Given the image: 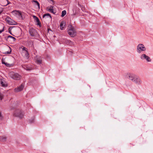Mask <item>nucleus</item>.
<instances>
[{"instance_id": "f257e3e1", "label": "nucleus", "mask_w": 153, "mask_h": 153, "mask_svg": "<svg viewBox=\"0 0 153 153\" xmlns=\"http://www.w3.org/2000/svg\"><path fill=\"white\" fill-rule=\"evenodd\" d=\"M127 77L129 80L138 85H140L142 83L140 77L134 74H128Z\"/></svg>"}, {"instance_id": "f03ea898", "label": "nucleus", "mask_w": 153, "mask_h": 153, "mask_svg": "<svg viewBox=\"0 0 153 153\" xmlns=\"http://www.w3.org/2000/svg\"><path fill=\"white\" fill-rule=\"evenodd\" d=\"M68 34L71 37H74L76 35V31L74 27L72 25L68 26Z\"/></svg>"}, {"instance_id": "7ed1b4c3", "label": "nucleus", "mask_w": 153, "mask_h": 153, "mask_svg": "<svg viewBox=\"0 0 153 153\" xmlns=\"http://www.w3.org/2000/svg\"><path fill=\"white\" fill-rule=\"evenodd\" d=\"M9 75L13 79L16 80H19L21 79V76L18 73L14 72H10L9 74Z\"/></svg>"}, {"instance_id": "20e7f679", "label": "nucleus", "mask_w": 153, "mask_h": 153, "mask_svg": "<svg viewBox=\"0 0 153 153\" xmlns=\"http://www.w3.org/2000/svg\"><path fill=\"white\" fill-rule=\"evenodd\" d=\"M29 33L30 36L32 37H38L39 35L36 30L33 27H30L29 30Z\"/></svg>"}, {"instance_id": "39448f33", "label": "nucleus", "mask_w": 153, "mask_h": 153, "mask_svg": "<svg viewBox=\"0 0 153 153\" xmlns=\"http://www.w3.org/2000/svg\"><path fill=\"white\" fill-rule=\"evenodd\" d=\"M13 115L14 116L18 117L20 119L22 118L24 115L22 111L19 109H17L15 110Z\"/></svg>"}, {"instance_id": "423d86ee", "label": "nucleus", "mask_w": 153, "mask_h": 153, "mask_svg": "<svg viewBox=\"0 0 153 153\" xmlns=\"http://www.w3.org/2000/svg\"><path fill=\"white\" fill-rule=\"evenodd\" d=\"M146 49V48L143 44H140L137 46V52L139 53H140L141 52L145 51Z\"/></svg>"}, {"instance_id": "0eeeda50", "label": "nucleus", "mask_w": 153, "mask_h": 153, "mask_svg": "<svg viewBox=\"0 0 153 153\" xmlns=\"http://www.w3.org/2000/svg\"><path fill=\"white\" fill-rule=\"evenodd\" d=\"M5 20L6 21L7 23L9 25H16V22H15L14 21L11 19V18L9 16H7L6 17V18H5Z\"/></svg>"}, {"instance_id": "6e6552de", "label": "nucleus", "mask_w": 153, "mask_h": 153, "mask_svg": "<svg viewBox=\"0 0 153 153\" xmlns=\"http://www.w3.org/2000/svg\"><path fill=\"white\" fill-rule=\"evenodd\" d=\"M140 58L142 60L145 59L148 62H150L151 61L150 57L145 54H143L141 55L140 56Z\"/></svg>"}, {"instance_id": "1a4fd4ad", "label": "nucleus", "mask_w": 153, "mask_h": 153, "mask_svg": "<svg viewBox=\"0 0 153 153\" xmlns=\"http://www.w3.org/2000/svg\"><path fill=\"white\" fill-rule=\"evenodd\" d=\"M24 86V83H22L21 85L15 88L14 91L16 92L20 91L23 89Z\"/></svg>"}, {"instance_id": "9d476101", "label": "nucleus", "mask_w": 153, "mask_h": 153, "mask_svg": "<svg viewBox=\"0 0 153 153\" xmlns=\"http://www.w3.org/2000/svg\"><path fill=\"white\" fill-rule=\"evenodd\" d=\"M62 42L64 44L70 46H72L73 45L74 43L70 40L66 39H63L62 40Z\"/></svg>"}, {"instance_id": "9b49d317", "label": "nucleus", "mask_w": 153, "mask_h": 153, "mask_svg": "<svg viewBox=\"0 0 153 153\" xmlns=\"http://www.w3.org/2000/svg\"><path fill=\"white\" fill-rule=\"evenodd\" d=\"M35 60L36 63L39 65L41 64L42 59L41 57L39 56H36L35 57Z\"/></svg>"}, {"instance_id": "f8f14e48", "label": "nucleus", "mask_w": 153, "mask_h": 153, "mask_svg": "<svg viewBox=\"0 0 153 153\" xmlns=\"http://www.w3.org/2000/svg\"><path fill=\"white\" fill-rule=\"evenodd\" d=\"M22 67L24 68L27 71H30L32 69V68L30 65H25Z\"/></svg>"}, {"instance_id": "ddd939ff", "label": "nucleus", "mask_w": 153, "mask_h": 153, "mask_svg": "<svg viewBox=\"0 0 153 153\" xmlns=\"http://www.w3.org/2000/svg\"><path fill=\"white\" fill-rule=\"evenodd\" d=\"M0 84L3 87H6L7 86V85L5 84V82L2 79L0 80Z\"/></svg>"}, {"instance_id": "4468645a", "label": "nucleus", "mask_w": 153, "mask_h": 153, "mask_svg": "<svg viewBox=\"0 0 153 153\" xmlns=\"http://www.w3.org/2000/svg\"><path fill=\"white\" fill-rule=\"evenodd\" d=\"M22 53L24 55V56L27 58L28 59L29 57V53L27 50L24 52H22Z\"/></svg>"}, {"instance_id": "2eb2a0df", "label": "nucleus", "mask_w": 153, "mask_h": 153, "mask_svg": "<svg viewBox=\"0 0 153 153\" xmlns=\"http://www.w3.org/2000/svg\"><path fill=\"white\" fill-rule=\"evenodd\" d=\"M33 18L36 21V22L37 23V25L40 26V22L39 20V18L35 16H33Z\"/></svg>"}, {"instance_id": "dca6fc26", "label": "nucleus", "mask_w": 153, "mask_h": 153, "mask_svg": "<svg viewBox=\"0 0 153 153\" xmlns=\"http://www.w3.org/2000/svg\"><path fill=\"white\" fill-rule=\"evenodd\" d=\"M27 42L28 43L30 47H33V42L31 40H28Z\"/></svg>"}, {"instance_id": "f3484780", "label": "nucleus", "mask_w": 153, "mask_h": 153, "mask_svg": "<svg viewBox=\"0 0 153 153\" xmlns=\"http://www.w3.org/2000/svg\"><path fill=\"white\" fill-rule=\"evenodd\" d=\"M0 141L2 142H4L6 140V138L5 136H1L0 137Z\"/></svg>"}, {"instance_id": "a211bd4d", "label": "nucleus", "mask_w": 153, "mask_h": 153, "mask_svg": "<svg viewBox=\"0 0 153 153\" xmlns=\"http://www.w3.org/2000/svg\"><path fill=\"white\" fill-rule=\"evenodd\" d=\"M32 2H35V4L36 5H37L38 7V8L39 9L40 8V4L38 2V1L36 0H33L32 1Z\"/></svg>"}, {"instance_id": "6ab92c4d", "label": "nucleus", "mask_w": 153, "mask_h": 153, "mask_svg": "<svg viewBox=\"0 0 153 153\" xmlns=\"http://www.w3.org/2000/svg\"><path fill=\"white\" fill-rule=\"evenodd\" d=\"M60 29L61 30H63L65 26V25H64V23L61 22L60 24Z\"/></svg>"}, {"instance_id": "aec40b11", "label": "nucleus", "mask_w": 153, "mask_h": 153, "mask_svg": "<svg viewBox=\"0 0 153 153\" xmlns=\"http://www.w3.org/2000/svg\"><path fill=\"white\" fill-rule=\"evenodd\" d=\"M66 14V11L65 10L62 11V12L61 16L62 17H64Z\"/></svg>"}, {"instance_id": "412c9836", "label": "nucleus", "mask_w": 153, "mask_h": 153, "mask_svg": "<svg viewBox=\"0 0 153 153\" xmlns=\"http://www.w3.org/2000/svg\"><path fill=\"white\" fill-rule=\"evenodd\" d=\"M46 16H49V17H50L51 18V16L50 14L49 13L45 14H44L43 15V18L45 17Z\"/></svg>"}, {"instance_id": "4be33fe9", "label": "nucleus", "mask_w": 153, "mask_h": 153, "mask_svg": "<svg viewBox=\"0 0 153 153\" xmlns=\"http://www.w3.org/2000/svg\"><path fill=\"white\" fill-rule=\"evenodd\" d=\"M9 48L10 49V51H6L4 53L5 54H10L11 52V48L10 47H9Z\"/></svg>"}, {"instance_id": "5701e85b", "label": "nucleus", "mask_w": 153, "mask_h": 153, "mask_svg": "<svg viewBox=\"0 0 153 153\" xmlns=\"http://www.w3.org/2000/svg\"><path fill=\"white\" fill-rule=\"evenodd\" d=\"M5 65L7 67H11L13 65L12 64H9L7 62L5 64Z\"/></svg>"}, {"instance_id": "b1692460", "label": "nucleus", "mask_w": 153, "mask_h": 153, "mask_svg": "<svg viewBox=\"0 0 153 153\" xmlns=\"http://www.w3.org/2000/svg\"><path fill=\"white\" fill-rule=\"evenodd\" d=\"M4 96V94L0 92V100H2Z\"/></svg>"}, {"instance_id": "393cba45", "label": "nucleus", "mask_w": 153, "mask_h": 153, "mask_svg": "<svg viewBox=\"0 0 153 153\" xmlns=\"http://www.w3.org/2000/svg\"><path fill=\"white\" fill-rule=\"evenodd\" d=\"M7 38H11V39H13L14 41H15L16 40V39L15 37H14L12 36H7Z\"/></svg>"}, {"instance_id": "a878e982", "label": "nucleus", "mask_w": 153, "mask_h": 153, "mask_svg": "<svg viewBox=\"0 0 153 153\" xmlns=\"http://www.w3.org/2000/svg\"><path fill=\"white\" fill-rule=\"evenodd\" d=\"M53 6H51L49 7H48L47 8V9L49 11L50 10H51V9H53Z\"/></svg>"}, {"instance_id": "bb28decb", "label": "nucleus", "mask_w": 153, "mask_h": 153, "mask_svg": "<svg viewBox=\"0 0 153 153\" xmlns=\"http://www.w3.org/2000/svg\"><path fill=\"white\" fill-rule=\"evenodd\" d=\"M81 8L83 11L84 12H85V8L83 6H81Z\"/></svg>"}, {"instance_id": "cd10ccee", "label": "nucleus", "mask_w": 153, "mask_h": 153, "mask_svg": "<svg viewBox=\"0 0 153 153\" xmlns=\"http://www.w3.org/2000/svg\"><path fill=\"white\" fill-rule=\"evenodd\" d=\"M22 50L23 52H24L27 50V48L25 47H23V48H22Z\"/></svg>"}, {"instance_id": "c85d7f7f", "label": "nucleus", "mask_w": 153, "mask_h": 153, "mask_svg": "<svg viewBox=\"0 0 153 153\" xmlns=\"http://www.w3.org/2000/svg\"><path fill=\"white\" fill-rule=\"evenodd\" d=\"M4 0V1L7 2V3L5 5V6H6V5H7L8 4H9L11 3L8 0Z\"/></svg>"}, {"instance_id": "c756f323", "label": "nucleus", "mask_w": 153, "mask_h": 153, "mask_svg": "<svg viewBox=\"0 0 153 153\" xmlns=\"http://www.w3.org/2000/svg\"><path fill=\"white\" fill-rule=\"evenodd\" d=\"M34 119H33L31 120H30L29 121V122L30 123H32L34 122Z\"/></svg>"}, {"instance_id": "7c9ffc66", "label": "nucleus", "mask_w": 153, "mask_h": 153, "mask_svg": "<svg viewBox=\"0 0 153 153\" xmlns=\"http://www.w3.org/2000/svg\"><path fill=\"white\" fill-rule=\"evenodd\" d=\"M50 12L51 13H52L53 14H55V13L54 12V11L53 10V9H51V10H49Z\"/></svg>"}, {"instance_id": "2f4dec72", "label": "nucleus", "mask_w": 153, "mask_h": 153, "mask_svg": "<svg viewBox=\"0 0 153 153\" xmlns=\"http://www.w3.org/2000/svg\"><path fill=\"white\" fill-rule=\"evenodd\" d=\"M10 27L9 29H8V31H9V33L11 35H13L12 34V33H11V30L10 29Z\"/></svg>"}, {"instance_id": "473e14b6", "label": "nucleus", "mask_w": 153, "mask_h": 153, "mask_svg": "<svg viewBox=\"0 0 153 153\" xmlns=\"http://www.w3.org/2000/svg\"><path fill=\"white\" fill-rule=\"evenodd\" d=\"M4 31V27H3V29L2 30H0V33H2Z\"/></svg>"}, {"instance_id": "72a5a7b5", "label": "nucleus", "mask_w": 153, "mask_h": 153, "mask_svg": "<svg viewBox=\"0 0 153 153\" xmlns=\"http://www.w3.org/2000/svg\"><path fill=\"white\" fill-rule=\"evenodd\" d=\"M6 62H5L2 59V63L3 64H4L5 65V64L6 63Z\"/></svg>"}, {"instance_id": "f704fd0d", "label": "nucleus", "mask_w": 153, "mask_h": 153, "mask_svg": "<svg viewBox=\"0 0 153 153\" xmlns=\"http://www.w3.org/2000/svg\"><path fill=\"white\" fill-rule=\"evenodd\" d=\"M2 117L1 116V112H0V119H2Z\"/></svg>"}, {"instance_id": "c9c22d12", "label": "nucleus", "mask_w": 153, "mask_h": 153, "mask_svg": "<svg viewBox=\"0 0 153 153\" xmlns=\"http://www.w3.org/2000/svg\"><path fill=\"white\" fill-rule=\"evenodd\" d=\"M19 15L21 16L22 17V14L20 13H19Z\"/></svg>"}, {"instance_id": "e433bc0d", "label": "nucleus", "mask_w": 153, "mask_h": 153, "mask_svg": "<svg viewBox=\"0 0 153 153\" xmlns=\"http://www.w3.org/2000/svg\"><path fill=\"white\" fill-rule=\"evenodd\" d=\"M2 10H0V14L2 13Z\"/></svg>"}]
</instances>
